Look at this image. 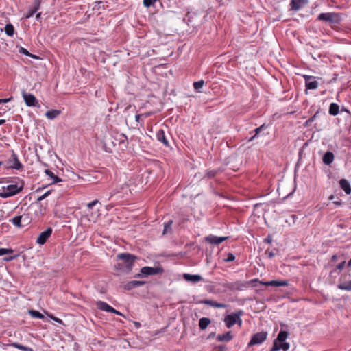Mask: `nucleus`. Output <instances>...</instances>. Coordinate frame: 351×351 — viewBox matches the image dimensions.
<instances>
[{"label":"nucleus","mask_w":351,"mask_h":351,"mask_svg":"<svg viewBox=\"0 0 351 351\" xmlns=\"http://www.w3.org/2000/svg\"><path fill=\"white\" fill-rule=\"evenodd\" d=\"M24 187V182L19 179L15 184H11L4 188L3 192H0V197L8 198L20 193Z\"/></svg>","instance_id":"nucleus-1"},{"label":"nucleus","mask_w":351,"mask_h":351,"mask_svg":"<svg viewBox=\"0 0 351 351\" xmlns=\"http://www.w3.org/2000/svg\"><path fill=\"white\" fill-rule=\"evenodd\" d=\"M117 258L123 261V264L118 263L116 267L118 269H125L127 271H130L133 267L136 257L130 254H119L117 255Z\"/></svg>","instance_id":"nucleus-2"},{"label":"nucleus","mask_w":351,"mask_h":351,"mask_svg":"<svg viewBox=\"0 0 351 351\" xmlns=\"http://www.w3.org/2000/svg\"><path fill=\"white\" fill-rule=\"evenodd\" d=\"M317 19L329 25L339 24L341 20L340 15L335 12L321 13L318 15Z\"/></svg>","instance_id":"nucleus-3"},{"label":"nucleus","mask_w":351,"mask_h":351,"mask_svg":"<svg viewBox=\"0 0 351 351\" xmlns=\"http://www.w3.org/2000/svg\"><path fill=\"white\" fill-rule=\"evenodd\" d=\"M163 272V269L160 267H143L141 269V273L136 275V277L141 278L143 276H147L150 275H156Z\"/></svg>","instance_id":"nucleus-4"},{"label":"nucleus","mask_w":351,"mask_h":351,"mask_svg":"<svg viewBox=\"0 0 351 351\" xmlns=\"http://www.w3.org/2000/svg\"><path fill=\"white\" fill-rule=\"evenodd\" d=\"M267 337V332L262 331L260 332H257L252 335V337L248 343V346L261 344L266 340Z\"/></svg>","instance_id":"nucleus-5"},{"label":"nucleus","mask_w":351,"mask_h":351,"mask_svg":"<svg viewBox=\"0 0 351 351\" xmlns=\"http://www.w3.org/2000/svg\"><path fill=\"white\" fill-rule=\"evenodd\" d=\"M305 80V86L306 89L315 90L319 86V82L316 80V77L312 75H304Z\"/></svg>","instance_id":"nucleus-6"},{"label":"nucleus","mask_w":351,"mask_h":351,"mask_svg":"<svg viewBox=\"0 0 351 351\" xmlns=\"http://www.w3.org/2000/svg\"><path fill=\"white\" fill-rule=\"evenodd\" d=\"M8 167L11 169H14L19 170L23 168V165L19 161L17 155L12 152L11 157L8 159Z\"/></svg>","instance_id":"nucleus-7"},{"label":"nucleus","mask_w":351,"mask_h":351,"mask_svg":"<svg viewBox=\"0 0 351 351\" xmlns=\"http://www.w3.org/2000/svg\"><path fill=\"white\" fill-rule=\"evenodd\" d=\"M40 1L35 0L32 3V5L29 7L27 11L24 14V18L28 19L32 17L40 8Z\"/></svg>","instance_id":"nucleus-8"},{"label":"nucleus","mask_w":351,"mask_h":351,"mask_svg":"<svg viewBox=\"0 0 351 351\" xmlns=\"http://www.w3.org/2000/svg\"><path fill=\"white\" fill-rule=\"evenodd\" d=\"M51 234H52V228H48L46 230L42 232L39 234V236L38 237V238L36 239L37 243H38L39 245H43L47 241V240L49 239V237L51 235Z\"/></svg>","instance_id":"nucleus-9"},{"label":"nucleus","mask_w":351,"mask_h":351,"mask_svg":"<svg viewBox=\"0 0 351 351\" xmlns=\"http://www.w3.org/2000/svg\"><path fill=\"white\" fill-rule=\"evenodd\" d=\"M239 319V315L237 313H232L228 315L224 318V322L227 328H230L233 325L237 323V319Z\"/></svg>","instance_id":"nucleus-10"},{"label":"nucleus","mask_w":351,"mask_h":351,"mask_svg":"<svg viewBox=\"0 0 351 351\" xmlns=\"http://www.w3.org/2000/svg\"><path fill=\"white\" fill-rule=\"evenodd\" d=\"M228 239L227 237H217L215 235H208L205 238L206 241L213 245H219Z\"/></svg>","instance_id":"nucleus-11"},{"label":"nucleus","mask_w":351,"mask_h":351,"mask_svg":"<svg viewBox=\"0 0 351 351\" xmlns=\"http://www.w3.org/2000/svg\"><path fill=\"white\" fill-rule=\"evenodd\" d=\"M289 349V343L287 342H279L278 341H274L273 346L270 351H278L282 350L283 351H287Z\"/></svg>","instance_id":"nucleus-12"},{"label":"nucleus","mask_w":351,"mask_h":351,"mask_svg":"<svg viewBox=\"0 0 351 351\" xmlns=\"http://www.w3.org/2000/svg\"><path fill=\"white\" fill-rule=\"evenodd\" d=\"M23 97L27 106H35L37 101L36 97L32 94L23 93Z\"/></svg>","instance_id":"nucleus-13"},{"label":"nucleus","mask_w":351,"mask_h":351,"mask_svg":"<svg viewBox=\"0 0 351 351\" xmlns=\"http://www.w3.org/2000/svg\"><path fill=\"white\" fill-rule=\"evenodd\" d=\"M183 278L185 280L189 282H192L193 283L198 282L201 280H202V277L201 275L199 274H184L183 275Z\"/></svg>","instance_id":"nucleus-14"},{"label":"nucleus","mask_w":351,"mask_h":351,"mask_svg":"<svg viewBox=\"0 0 351 351\" xmlns=\"http://www.w3.org/2000/svg\"><path fill=\"white\" fill-rule=\"evenodd\" d=\"M144 284V281L132 280L124 285V289L126 290H131L135 287H141Z\"/></svg>","instance_id":"nucleus-15"},{"label":"nucleus","mask_w":351,"mask_h":351,"mask_svg":"<svg viewBox=\"0 0 351 351\" xmlns=\"http://www.w3.org/2000/svg\"><path fill=\"white\" fill-rule=\"evenodd\" d=\"M308 3V0H292L291 2V9L298 10Z\"/></svg>","instance_id":"nucleus-16"},{"label":"nucleus","mask_w":351,"mask_h":351,"mask_svg":"<svg viewBox=\"0 0 351 351\" xmlns=\"http://www.w3.org/2000/svg\"><path fill=\"white\" fill-rule=\"evenodd\" d=\"M201 302L202 304L208 305L210 306H213V307L218 308H225L227 307V305L223 303H219L215 301L210 300H205Z\"/></svg>","instance_id":"nucleus-17"},{"label":"nucleus","mask_w":351,"mask_h":351,"mask_svg":"<svg viewBox=\"0 0 351 351\" xmlns=\"http://www.w3.org/2000/svg\"><path fill=\"white\" fill-rule=\"evenodd\" d=\"M234 336L232 334V332L231 331H228L225 334H222V335H220L219 334L217 336V340L218 341H231L232 339H233Z\"/></svg>","instance_id":"nucleus-18"},{"label":"nucleus","mask_w":351,"mask_h":351,"mask_svg":"<svg viewBox=\"0 0 351 351\" xmlns=\"http://www.w3.org/2000/svg\"><path fill=\"white\" fill-rule=\"evenodd\" d=\"M156 138L158 141L162 143L165 146L168 147L169 145V141L166 138L163 130L160 129L156 132Z\"/></svg>","instance_id":"nucleus-19"},{"label":"nucleus","mask_w":351,"mask_h":351,"mask_svg":"<svg viewBox=\"0 0 351 351\" xmlns=\"http://www.w3.org/2000/svg\"><path fill=\"white\" fill-rule=\"evenodd\" d=\"M339 184L341 188L345 191V193L348 195L351 193V186L348 180L345 179H341L339 181Z\"/></svg>","instance_id":"nucleus-20"},{"label":"nucleus","mask_w":351,"mask_h":351,"mask_svg":"<svg viewBox=\"0 0 351 351\" xmlns=\"http://www.w3.org/2000/svg\"><path fill=\"white\" fill-rule=\"evenodd\" d=\"M97 306L99 309L106 312L113 311V308L108 304L106 302L103 301H99L97 303Z\"/></svg>","instance_id":"nucleus-21"},{"label":"nucleus","mask_w":351,"mask_h":351,"mask_svg":"<svg viewBox=\"0 0 351 351\" xmlns=\"http://www.w3.org/2000/svg\"><path fill=\"white\" fill-rule=\"evenodd\" d=\"M334 160V154L331 152H327L323 156V162L325 165H330Z\"/></svg>","instance_id":"nucleus-22"},{"label":"nucleus","mask_w":351,"mask_h":351,"mask_svg":"<svg viewBox=\"0 0 351 351\" xmlns=\"http://www.w3.org/2000/svg\"><path fill=\"white\" fill-rule=\"evenodd\" d=\"M24 221L23 216L17 215L10 220L15 226L21 228L23 225L21 223Z\"/></svg>","instance_id":"nucleus-23"},{"label":"nucleus","mask_w":351,"mask_h":351,"mask_svg":"<svg viewBox=\"0 0 351 351\" xmlns=\"http://www.w3.org/2000/svg\"><path fill=\"white\" fill-rule=\"evenodd\" d=\"M60 113L61 111L59 110H51L46 112L45 116L47 119L52 120L59 116Z\"/></svg>","instance_id":"nucleus-24"},{"label":"nucleus","mask_w":351,"mask_h":351,"mask_svg":"<svg viewBox=\"0 0 351 351\" xmlns=\"http://www.w3.org/2000/svg\"><path fill=\"white\" fill-rule=\"evenodd\" d=\"M328 112L330 115L336 116L339 112V106L336 103H332L330 105Z\"/></svg>","instance_id":"nucleus-25"},{"label":"nucleus","mask_w":351,"mask_h":351,"mask_svg":"<svg viewBox=\"0 0 351 351\" xmlns=\"http://www.w3.org/2000/svg\"><path fill=\"white\" fill-rule=\"evenodd\" d=\"M211 321L208 317H202L199 319V326L201 330H205L210 324Z\"/></svg>","instance_id":"nucleus-26"},{"label":"nucleus","mask_w":351,"mask_h":351,"mask_svg":"<svg viewBox=\"0 0 351 351\" xmlns=\"http://www.w3.org/2000/svg\"><path fill=\"white\" fill-rule=\"evenodd\" d=\"M45 173L46 175H47L48 176H49L51 179H52V183L55 184V183H58L59 182H61L62 180L58 177L57 176H56L51 171H50L49 169H46L45 171Z\"/></svg>","instance_id":"nucleus-27"},{"label":"nucleus","mask_w":351,"mask_h":351,"mask_svg":"<svg viewBox=\"0 0 351 351\" xmlns=\"http://www.w3.org/2000/svg\"><path fill=\"white\" fill-rule=\"evenodd\" d=\"M289 336V332L284 330H280L278 333L277 338L274 341H278L279 342H282L287 339Z\"/></svg>","instance_id":"nucleus-28"},{"label":"nucleus","mask_w":351,"mask_h":351,"mask_svg":"<svg viewBox=\"0 0 351 351\" xmlns=\"http://www.w3.org/2000/svg\"><path fill=\"white\" fill-rule=\"evenodd\" d=\"M337 287L341 290L351 291V280L339 283Z\"/></svg>","instance_id":"nucleus-29"},{"label":"nucleus","mask_w":351,"mask_h":351,"mask_svg":"<svg viewBox=\"0 0 351 351\" xmlns=\"http://www.w3.org/2000/svg\"><path fill=\"white\" fill-rule=\"evenodd\" d=\"M271 286L275 287H286L288 286L287 280H271Z\"/></svg>","instance_id":"nucleus-30"},{"label":"nucleus","mask_w":351,"mask_h":351,"mask_svg":"<svg viewBox=\"0 0 351 351\" xmlns=\"http://www.w3.org/2000/svg\"><path fill=\"white\" fill-rule=\"evenodd\" d=\"M10 346L18 348L23 351H33V349L30 347L24 346L21 344H19L18 343H12Z\"/></svg>","instance_id":"nucleus-31"},{"label":"nucleus","mask_w":351,"mask_h":351,"mask_svg":"<svg viewBox=\"0 0 351 351\" xmlns=\"http://www.w3.org/2000/svg\"><path fill=\"white\" fill-rule=\"evenodd\" d=\"M5 32L9 36H12L14 33V28L12 24H7L5 27Z\"/></svg>","instance_id":"nucleus-32"},{"label":"nucleus","mask_w":351,"mask_h":351,"mask_svg":"<svg viewBox=\"0 0 351 351\" xmlns=\"http://www.w3.org/2000/svg\"><path fill=\"white\" fill-rule=\"evenodd\" d=\"M29 314L34 318L44 319V315L38 311L30 310Z\"/></svg>","instance_id":"nucleus-33"},{"label":"nucleus","mask_w":351,"mask_h":351,"mask_svg":"<svg viewBox=\"0 0 351 351\" xmlns=\"http://www.w3.org/2000/svg\"><path fill=\"white\" fill-rule=\"evenodd\" d=\"M265 128V125L263 124L260 127L256 128L254 130L255 134L250 138L249 141H253L256 138V136Z\"/></svg>","instance_id":"nucleus-34"},{"label":"nucleus","mask_w":351,"mask_h":351,"mask_svg":"<svg viewBox=\"0 0 351 351\" xmlns=\"http://www.w3.org/2000/svg\"><path fill=\"white\" fill-rule=\"evenodd\" d=\"M172 223H173V221L171 220H170L167 223H165L163 234L168 233L171 230Z\"/></svg>","instance_id":"nucleus-35"},{"label":"nucleus","mask_w":351,"mask_h":351,"mask_svg":"<svg viewBox=\"0 0 351 351\" xmlns=\"http://www.w3.org/2000/svg\"><path fill=\"white\" fill-rule=\"evenodd\" d=\"M204 84V81L199 80L193 83V87L196 90L199 91V90L203 87Z\"/></svg>","instance_id":"nucleus-36"},{"label":"nucleus","mask_w":351,"mask_h":351,"mask_svg":"<svg viewBox=\"0 0 351 351\" xmlns=\"http://www.w3.org/2000/svg\"><path fill=\"white\" fill-rule=\"evenodd\" d=\"M345 264H346V262L345 261H342L341 263H340L339 264H338L337 265V268L335 269H334L333 271H332L330 272V274H335L337 273V274H339V272H337V270H342L343 268H344V266H345Z\"/></svg>","instance_id":"nucleus-37"},{"label":"nucleus","mask_w":351,"mask_h":351,"mask_svg":"<svg viewBox=\"0 0 351 351\" xmlns=\"http://www.w3.org/2000/svg\"><path fill=\"white\" fill-rule=\"evenodd\" d=\"M12 249L0 248V256L13 253Z\"/></svg>","instance_id":"nucleus-38"},{"label":"nucleus","mask_w":351,"mask_h":351,"mask_svg":"<svg viewBox=\"0 0 351 351\" xmlns=\"http://www.w3.org/2000/svg\"><path fill=\"white\" fill-rule=\"evenodd\" d=\"M19 53H23L27 56H29V57H33V58H36V56H34L32 54H31L26 49L23 48V47H20L19 50Z\"/></svg>","instance_id":"nucleus-39"},{"label":"nucleus","mask_w":351,"mask_h":351,"mask_svg":"<svg viewBox=\"0 0 351 351\" xmlns=\"http://www.w3.org/2000/svg\"><path fill=\"white\" fill-rule=\"evenodd\" d=\"M156 0H143V5L146 8H149L152 5Z\"/></svg>","instance_id":"nucleus-40"},{"label":"nucleus","mask_w":351,"mask_h":351,"mask_svg":"<svg viewBox=\"0 0 351 351\" xmlns=\"http://www.w3.org/2000/svg\"><path fill=\"white\" fill-rule=\"evenodd\" d=\"M51 194V191H47V192H45L43 195H42L41 196L38 197L37 200L38 202H40V201H43V199H45L47 197H48L49 195Z\"/></svg>","instance_id":"nucleus-41"},{"label":"nucleus","mask_w":351,"mask_h":351,"mask_svg":"<svg viewBox=\"0 0 351 351\" xmlns=\"http://www.w3.org/2000/svg\"><path fill=\"white\" fill-rule=\"evenodd\" d=\"M221 285L223 287L227 288V289H232L234 288V285L232 283H230V282H226L221 283Z\"/></svg>","instance_id":"nucleus-42"},{"label":"nucleus","mask_w":351,"mask_h":351,"mask_svg":"<svg viewBox=\"0 0 351 351\" xmlns=\"http://www.w3.org/2000/svg\"><path fill=\"white\" fill-rule=\"evenodd\" d=\"M234 259H235L234 255L232 254V253H229L228 254V256H227L226 259V261L231 262V261H233Z\"/></svg>","instance_id":"nucleus-43"},{"label":"nucleus","mask_w":351,"mask_h":351,"mask_svg":"<svg viewBox=\"0 0 351 351\" xmlns=\"http://www.w3.org/2000/svg\"><path fill=\"white\" fill-rule=\"evenodd\" d=\"M99 203L98 200H94L87 204V207L88 209H91L94 206Z\"/></svg>","instance_id":"nucleus-44"},{"label":"nucleus","mask_w":351,"mask_h":351,"mask_svg":"<svg viewBox=\"0 0 351 351\" xmlns=\"http://www.w3.org/2000/svg\"><path fill=\"white\" fill-rule=\"evenodd\" d=\"M237 314L239 315V319H237V324H238L239 326H241V324H242V320H241L240 317L242 315V311H240L239 312L237 313Z\"/></svg>","instance_id":"nucleus-45"},{"label":"nucleus","mask_w":351,"mask_h":351,"mask_svg":"<svg viewBox=\"0 0 351 351\" xmlns=\"http://www.w3.org/2000/svg\"><path fill=\"white\" fill-rule=\"evenodd\" d=\"M11 99H12V97L7 98V99H0V104L7 103V102L11 101Z\"/></svg>","instance_id":"nucleus-46"},{"label":"nucleus","mask_w":351,"mask_h":351,"mask_svg":"<svg viewBox=\"0 0 351 351\" xmlns=\"http://www.w3.org/2000/svg\"><path fill=\"white\" fill-rule=\"evenodd\" d=\"M217 351H227V348L224 346H219Z\"/></svg>","instance_id":"nucleus-47"},{"label":"nucleus","mask_w":351,"mask_h":351,"mask_svg":"<svg viewBox=\"0 0 351 351\" xmlns=\"http://www.w3.org/2000/svg\"><path fill=\"white\" fill-rule=\"evenodd\" d=\"M51 318L58 323H62V320L58 317H56L54 316H51Z\"/></svg>","instance_id":"nucleus-48"},{"label":"nucleus","mask_w":351,"mask_h":351,"mask_svg":"<svg viewBox=\"0 0 351 351\" xmlns=\"http://www.w3.org/2000/svg\"><path fill=\"white\" fill-rule=\"evenodd\" d=\"M16 256H10V257H6V258H5V261H12V260L15 259V258H16Z\"/></svg>","instance_id":"nucleus-49"},{"label":"nucleus","mask_w":351,"mask_h":351,"mask_svg":"<svg viewBox=\"0 0 351 351\" xmlns=\"http://www.w3.org/2000/svg\"><path fill=\"white\" fill-rule=\"evenodd\" d=\"M111 313H113L119 315H122L121 313H120L119 311H117L114 308H113V311H111Z\"/></svg>","instance_id":"nucleus-50"},{"label":"nucleus","mask_w":351,"mask_h":351,"mask_svg":"<svg viewBox=\"0 0 351 351\" xmlns=\"http://www.w3.org/2000/svg\"><path fill=\"white\" fill-rule=\"evenodd\" d=\"M41 13L39 12L36 15V20H39L40 19Z\"/></svg>","instance_id":"nucleus-51"},{"label":"nucleus","mask_w":351,"mask_h":351,"mask_svg":"<svg viewBox=\"0 0 351 351\" xmlns=\"http://www.w3.org/2000/svg\"><path fill=\"white\" fill-rule=\"evenodd\" d=\"M271 281H267V282H265L264 283H263V285H266V286H271Z\"/></svg>","instance_id":"nucleus-52"},{"label":"nucleus","mask_w":351,"mask_h":351,"mask_svg":"<svg viewBox=\"0 0 351 351\" xmlns=\"http://www.w3.org/2000/svg\"><path fill=\"white\" fill-rule=\"evenodd\" d=\"M265 241L267 242V243H271V239L267 237V238L265 239Z\"/></svg>","instance_id":"nucleus-53"},{"label":"nucleus","mask_w":351,"mask_h":351,"mask_svg":"<svg viewBox=\"0 0 351 351\" xmlns=\"http://www.w3.org/2000/svg\"><path fill=\"white\" fill-rule=\"evenodd\" d=\"M333 203H334L335 205H337V206H339V205H341V202H339V201H335V202H334Z\"/></svg>","instance_id":"nucleus-54"},{"label":"nucleus","mask_w":351,"mask_h":351,"mask_svg":"<svg viewBox=\"0 0 351 351\" xmlns=\"http://www.w3.org/2000/svg\"><path fill=\"white\" fill-rule=\"evenodd\" d=\"M5 120H4V119H1V120H0V125H3V123H5Z\"/></svg>","instance_id":"nucleus-55"},{"label":"nucleus","mask_w":351,"mask_h":351,"mask_svg":"<svg viewBox=\"0 0 351 351\" xmlns=\"http://www.w3.org/2000/svg\"><path fill=\"white\" fill-rule=\"evenodd\" d=\"M347 266L351 267V259L348 261Z\"/></svg>","instance_id":"nucleus-56"},{"label":"nucleus","mask_w":351,"mask_h":351,"mask_svg":"<svg viewBox=\"0 0 351 351\" xmlns=\"http://www.w3.org/2000/svg\"><path fill=\"white\" fill-rule=\"evenodd\" d=\"M337 259V255H333L332 257V261H335Z\"/></svg>","instance_id":"nucleus-57"},{"label":"nucleus","mask_w":351,"mask_h":351,"mask_svg":"<svg viewBox=\"0 0 351 351\" xmlns=\"http://www.w3.org/2000/svg\"><path fill=\"white\" fill-rule=\"evenodd\" d=\"M135 118H136V121H138L139 118H140V115L139 114H137L135 116Z\"/></svg>","instance_id":"nucleus-58"},{"label":"nucleus","mask_w":351,"mask_h":351,"mask_svg":"<svg viewBox=\"0 0 351 351\" xmlns=\"http://www.w3.org/2000/svg\"><path fill=\"white\" fill-rule=\"evenodd\" d=\"M135 325L137 326V327H139L140 326V323L138 322H135Z\"/></svg>","instance_id":"nucleus-59"},{"label":"nucleus","mask_w":351,"mask_h":351,"mask_svg":"<svg viewBox=\"0 0 351 351\" xmlns=\"http://www.w3.org/2000/svg\"><path fill=\"white\" fill-rule=\"evenodd\" d=\"M269 256L271 258V257H273L274 256V254L272 252L269 253Z\"/></svg>","instance_id":"nucleus-60"},{"label":"nucleus","mask_w":351,"mask_h":351,"mask_svg":"<svg viewBox=\"0 0 351 351\" xmlns=\"http://www.w3.org/2000/svg\"><path fill=\"white\" fill-rule=\"evenodd\" d=\"M214 334L213 333H211L209 335L208 337L210 338L211 337H213Z\"/></svg>","instance_id":"nucleus-61"},{"label":"nucleus","mask_w":351,"mask_h":351,"mask_svg":"<svg viewBox=\"0 0 351 351\" xmlns=\"http://www.w3.org/2000/svg\"><path fill=\"white\" fill-rule=\"evenodd\" d=\"M41 189H42L41 188H38V189L36 190V192L40 191Z\"/></svg>","instance_id":"nucleus-62"},{"label":"nucleus","mask_w":351,"mask_h":351,"mask_svg":"<svg viewBox=\"0 0 351 351\" xmlns=\"http://www.w3.org/2000/svg\"><path fill=\"white\" fill-rule=\"evenodd\" d=\"M316 115H317V113H316L315 114H314V116L313 117V118H312V119H315V117H316Z\"/></svg>","instance_id":"nucleus-63"},{"label":"nucleus","mask_w":351,"mask_h":351,"mask_svg":"<svg viewBox=\"0 0 351 351\" xmlns=\"http://www.w3.org/2000/svg\"><path fill=\"white\" fill-rule=\"evenodd\" d=\"M330 199H333V196H332V195H331V196L330 197Z\"/></svg>","instance_id":"nucleus-64"}]
</instances>
